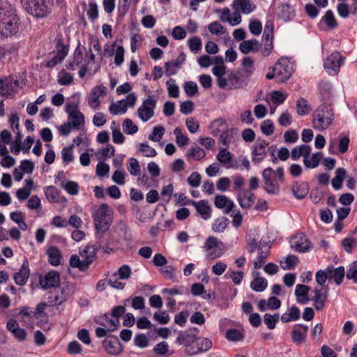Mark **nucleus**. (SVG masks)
Returning a JSON list of instances; mask_svg holds the SVG:
<instances>
[{"label": "nucleus", "instance_id": "1", "mask_svg": "<svg viewBox=\"0 0 357 357\" xmlns=\"http://www.w3.org/2000/svg\"><path fill=\"white\" fill-rule=\"evenodd\" d=\"M19 26L20 19L15 8L6 1H0V33L12 36L18 32Z\"/></svg>", "mask_w": 357, "mask_h": 357}, {"label": "nucleus", "instance_id": "2", "mask_svg": "<svg viewBox=\"0 0 357 357\" xmlns=\"http://www.w3.org/2000/svg\"><path fill=\"white\" fill-rule=\"evenodd\" d=\"M90 52L91 50L90 49ZM95 55L92 52L89 55L85 54L81 50L79 43L75 48L73 56L69 59L66 68L70 70H75L79 68V77L84 78L87 72L91 69V66L94 64Z\"/></svg>", "mask_w": 357, "mask_h": 357}, {"label": "nucleus", "instance_id": "3", "mask_svg": "<svg viewBox=\"0 0 357 357\" xmlns=\"http://www.w3.org/2000/svg\"><path fill=\"white\" fill-rule=\"evenodd\" d=\"M334 120V113L328 104H321L313 113L312 126L315 130L323 131L327 129Z\"/></svg>", "mask_w": 357, "mask_h": 357}, {"label": "nucleus", "instance_id": "4", "mask_svg": "<svg viewBox=\"0 0 357 357\" xmlns=\"http://www.w3.org/2000/svg\"><path fill=\"white\" fill-rule=\"evenodd\" d=\"M94 225L96 229V238L100 241V247L102 246V238L103 234L107 231L110 227L111 219L109 206L107 204H102L98 209L93 215Z\"/></svg>", "mask_w": 357, "mask_h": 357}, {"label": "nucleus", "instance_id": "5", "mask_svg": "<svg viewBox=\"0 0 357 357\" xmlns=\"http://www.w3.org/2000/svg\"><path fill=\"white\" fill-rule=\"evenodd\" d=\"M98 248V247L91 245L85 246V248L79 252L82 260H80L77 255H73L69 260L70 266L73 268H77L81 271L87 270L89 265L96 259V254Z\"/></svg>", "mask_w": 357, "mask_h": 357}, {"label": "nucleus", "instance_id": "6", "mask_svg": "<svg viewBox=\"0 0 357 357\" xmlns=\"http://www.w3.org/2000/svg\"><path fill=\"white\" fill-rule=\"evenodd\" d=\"M75 292V286L72 283H63L47 294L50 306H56L65 303Z\"/></svg>", "mask_w": 357, "mask_h": 357}, {"label": "nucleus", "instance_id": "7", "mask_svg": "<svg viewBox=\"0 0 357 357\" xmlns=\"http://www.w3.org/2000/svg\"><path fill=\"white\" fill-rule=\"evenodd\" d=\"M22 7L32 16L43 18L51 13V4L47 0H20Z\"/></svg>", "mask_w": 357, "mask_h": 357}, {"label": "nucleus", "instance_id": "8", "mask_svg": "<svg viewBox=\"0 0 357 357\" xmlns=\"http://www.w3.org/2000/svg\"><path fill=\"white\" fill-rule=\"evenodd\" d=\"M264 189L269 195H278L280 192V186L277 183L274 170L267 167L262 172Z\"/></svg>", "mask_w": 357, "mask_h": 357}, {"label": "nucleus", "instance_id": "9", "mask_svg": "<svg viewBox=\"0 0 357 357\" xmlns=\"http://www.w3.org/2000/svg\"><path fill=\"white\" fill-rule=\"evenodd\" d=\"M157 99L151 96L144 100L140 107L137 109L139 118L144 122L148 121L154 115V110L156 107Z\"/></svg>", "mask_w": 357, "mask_h": 357}, {"label": "nucleus", "instance_id": "10", "mask_svg": "<svg viewBox=\"0 0 357 357\" xmlns=\"http://www.w3.org/2000/svg\"><path fill=\"white\" fill-rule=\"evenodd\" d=\"M277 75V82L282 83L287 80L293 73L291 65L286 59H280L273 67Z\"/></svg>", "mask_w": 357, "mask_h": 357}, {"label": "nucleus", "instance_id": "11", "mask_svg": "<svg viewBox=\"0 0 357 357\" xmlns=\"http://www.w3.org/2000/svg\"><path fill=\"white\" fill-rule=\"evenodd\" d=\"M115 232L116 234V248L117 249L128 245L132 241L131 234L125 222H120L118 223L116 226Z\"/></svg>", "mask_w": 357, "mask_h": 357}, {"label": "nucleus", "instance_id": "12", "mask_svg": "<svg viewBox=\"0 0 357 357\" xmlns=\"http://www.w3.org/2000/svg\"><path fill=\"white\" fill-rule=\"evenodd\" d=\"M219 245H223V243L217 238L212 236L208 237L204 243V248L208 252L206 255L208 259L213 260L223 254V250L218 246Z\"/></svg>", "mask_w": 357, "mask_h": 357}, {"label": "nucleus", "instance_id": "13", "mask_svg": "<svg viewBox=\"0 0 357 357\" xmlns=\"http://www.w3.org/2000/svg\"><path fill=\"white\" fill-rule=\"evenodd\" d=\"M329 288L328 286H324L320 289L314 288L312 291L314 295L310 300L313 302V306L318 310H322L326 305V301L328 296Z\"/></svg>", "mask_w": 357, "mask_h": 357}, {"label": "nucleus", "instance_id": "14", "mask_svg": "<svg viewBox=\"0 0 357 357\" xmlns=\"http://www.w3.org/2000/svg\"><path fill=\"white\" fill-rule=\"evenodd\" d=\"M3 84L1 87L0 94L7 98H12L17 93L19 88H22L23 84L12 77H6L2 79Z\"/></svg>", "mask_w": 357, "mask_h": 357}, {"label": "nucleus", "instance_id": "15", "mask_svg": "<svg viewBox=\"0 0 357 357\" xmlns=\"http://www.w3.org/2000/svg\"><path fill=\"white\" fill-rule=\"evenodd\" d=\"M268 142L264 139H258L251 153L252 160L255 164L261 162L267 155L266 148Z\"/></svg>", "mask_w": 357, "mask_h": 357}, {"label": "nucleus", "instance_id": "16", "mask_svg": "<svg viewBox=\"0 0 357 357\" xmlns=\"http://www.w3.org/2000/svg\"><path fill=\"white\" fill-rule=\"evenodd\" d=\"M342 56L338 52H333L324 63L325 69L329 74H336L342 65Z\"/></svg>", "mask_w": 357, "mask_h": 357}, {"label": "nucleus", "instance_id": "17", "mask_svg": "<svg viewBox=\"0 0 357 357\" xmlns=\"http://www.w3.org/2000/svg\"><path fill=\"white\" fill-rule=\"evenodd\" d=\"M137 100L135 93L128 94L125 100H121L116 104L113 103V115L123 114L127 111L128 106L134 107Z\"/></svg>", "mask_w": 357, "mask_h": 357}, {"label": "nucleus", "instance_id": "18", "mask_svg": "<svg viewBox=\"0 0 357 357\" xmlns=\"http://www.w3.org/2000/svg\"><path fill=\"white\" fill-rule=\"evenodd\" d=\"M291 246L296 251L305 252L311 248V242L303 234H299L293 237Z\"/></svg>", "mask_w": 357, "mask_h": 357}, {"label": "nucleus", "instance_id": "19", "mask_svg": "<svg viewBox=\"0 0 357 357\" xmlns=\"http://www.w3.org/2000/svg\"><path fill=\"white\" fill-rule=\"evenodd\" d=\"M107 92V88L104 86H96L91 90L89 98L88 104L93 108L96 109L99 107L100 100L99 98L101 96H105Z\"/></svg>", "mask_w": 357, "mask_h": 357}, {"label": "nucleus", "instance_id": "20", "mask_svg": "<svg viewBox=\"0 0 357 357\" xmlns=\"http://www.w3.org/2000/svg\"><path fill=\"white\" fill-rule=\"evenodd\" d=\"M30 270L29 266V261L24 259L20 270L15 273L13 279L17 285H24L29 278Z\"/></svg>", "mask_w": 357, "mask_h": 357}, {"label": "nucleus", "instance_id": "21", "mask_svg": "<svg viewBox=\"0 0 357 357\" xmlns=\"http://www.w3.org/2000/svg\"><path fill=\"white\" fill-rule=\"evenodd\" d=\"M60 282V275L57 271H50L40 278V284L43 289L56 287Z\"/></svg>", "mask_w": 357, "mask_h": 357}, {"label": "nucleus", "instance_id": "22", "mask_svg": "<svg viewBox=\"0 0 357 357\" xmlns=\"http://www.w3.org/2000/svg\"><path fill=\"white\" fill-rule=\"evenodd\" d=\"M239 205L242 208H249L255 202L254 193L248 190H241L236 196Z\"/></svg>", "mask_w": 357, "mask_h": 357}, {"label": "nucleus", "instance_id": "23", "mask_svg": "<svg viewBox=\"0 0 357 357\" xmlns=\"http://www.w3.org/2000/svg\"><path fill=\"white\" fill-rule=\"evenodd\" d=\"M214 204L218 208L223 209L225 214H229L235 207V204L225 195H216L214 199Z\"/></svg>", "mask_w": 357, "mask_h": 357}, {"label": "nucleus", "instance_id": "24", "mask_svg": "<svg viewBox=\"0 0 357 357\" xmlns=\"http://www.w3.org/2000/svg\"><path fill=\"white\" fill-rule=\"evenodd\" d=\"M6 328L17 340L24 341L26 340V332L24 329L20 328L19 324L16 320L10 319L7 322Z\"/></svg>", "mask_w": 357, "mask_h": 357}, {"label": "nucleus", "instance_id": "25", "mask_svg": "<svg viewBox=\"0 0 357 357\" xmlns=\"http://www.w3.org/2000/svg\"><path fill=\"white\" fill-rule=\"evenodd\" d=\"M190 203L195 206L197 212L204 220H208L211 218V208L208 205V201L200 200L199 202H195L194 200H190Z\"/></svg>", "mask_w": 357, "mask_h": 357}, {"label": "nucleus", "instance_id": "26", "mask_svg": "<svg viewBox=\"0 0 357 357\" xmlns=\"http://www.w3.org/2000/svg\"><path fill=\"white\" fill-rule=\"evenodd\" d=\"M328 275V280H333L337 285L342 284L345 275V271L344 266H339L334 268L333 266H329L326 268Z\"/></svg>", "mask_w": 357, "mask_h": 357}, {"label": "nucleus", "instance_id": "27", "mask_svg": "<svg viewBox=\"0 0 357 357\" xmlns=\"http://www.w3.org/2000/svg\"><path fill=\"white\" fill-rule=\"evenodd\" d=\"M308 327L302 324L294 326L291 332L292 340L296 344H301L306 338Z\"/></svg>", "mask_w": 357, "mask_h": 357}, {"label": "nucleus", "instance_id": "28", "mask_svg": "<svg viewBox=\"0 0 357 357\" xmlns=\"http://www.w3.org/2000/svg\"><path fill=\"white\" fill-rule=\"evenodd\" d=\"M310 287L308 286L301 284H297L295 289L296 301L302 305L307 304L310 301L308 295Z\"/></svg>", "mask_w": 357, "mask_h": 357}, {"label": "nucleus", "instance_id": "29", "mask_svg": "<svg viewBox=\"0 0 357 357\" xmlns=\"http://www.w3.org/2000/svg\"><path fill=\"white\" fill-rule=\"evenodd\" d=\"M212 342L211 340L206 337H197L195 345L197 350L190 351V348L188 349V353L190 355H194L199 352L206 351L212 347Z\"/></svg>", "mask_w": 357, "mask_h": 357}, {"label": "nucleus", "instance_id": "30", "mask_svg": "<svg viewBox=\"0 0 357 357\" xmlns=\"http://www.w3.org/2000/svg\"><path fill=\"white\" fill-rule=\"evenodd\" d=\"M261 44L256 39L244 40L239 45V50L243 54H248L250 52H257L259 50Z\"/></svg>", "mask_w": 357, "mask_h": 357}, {"label": "nucleus", "instance_id": "31", "mask_svg": "<svg viewBox=\"0 0 357 357\" xmlns=\"http://www.w3.org/2000/svg\"><path fill=\"white\" fill-rule=\"evenodd\" d=\"M93 48L97 52L98 54L101 59L103 57H111L112 56V45L107 43L104 45V49L102 50L100 42L98 39H95L92 41Z\"/></svg>", "mask_w": 357, "mask_h": 357}, {"label": "nucleus", "instance_id": "32", "mask_svg": "<svg viewBox=\"0 0 357 357\" xmlns=\"http://www.w3.org/2000/svg\"><path fill=\"white\" fill-rule=\"evenodd\" d=\"M232 7L235 10L241 11L243 13H252L255 6H252L250 0H234Z\"/></svg>", "mask_w": 357, "mask_h": 357}, {"label": "nucleus", "instance_id": "33", "mask_svg": "<svg viewBox=\"0 0 357 357\" xmlns=\"http://www.w3.org/2000/svg\"><path fill=\"white\" fill-rule=\"evenodd\" d=\"M294 195L299 199L305 198L309 192V186L306 182L295 183L292 187Z\"/></svg>", "mask_w": 357, "mask_h": 357}, {"label": "nucleus", "instance_id": "34", "mask_svg": "<svg viewBox=\"0 0 357 357\" xmlns=\"http://www.w3.org/2000/svg\"><path fill=\"white\" fill-rule=\"evenodd\" d=\"M48 260L51 265L59 266L61 264V251L56 246H50L47 250Z\"/></svg>", "mask_w": 357, "mask_h": 357}, {"label": "nucleus", "instance_id": "35", "mask_svg": "<svg viewBox=\"0 0 357 357\" xmlns=\"http://www.w3.org/2000/svg\"><path fill=\"white\" fill-rule=\"evenodd\" d=\"M346 176V170L344 168H337L335 171V176L332 179L331 184L335 190H340L342 187V182Z\"/></svg>", "mask_w": 357, "mask_h": 357}, {"label": "nucleus", "instance_id": "36", "mask_svg": "<svg viewBox=\"0 0 357 357\" xmlns=\"http://www.w3.org/2000/svg\"><path fill=\"white\" fill-rule=\"evenodd\" d=\"M197 340V337L194 335L189 334L187 333H184L180 334L176 338V342L179 344H183L186 347L192 346V347L195 345V342Z\"/></svg>", "mask_w": 357, "mask_h": 357}, {"label": "nucleus", "instance_id": "37", "mask_svg": "<svg viewBox=\"0 0 357 357\" xmlns=\"http://www.w3.org/2000/svg\"><path fill=\"white\" fill-rule=\"evenodd\" d=\"M56 59L61 62L68 53L69 48L68 45H65L61 39H58L56 43Z\"/></svg>", "mask_w": 357, "mask_h": 357}, {"label": "nucleus", "instance_id": "38", "mask_svg": "<svg viewBox=\"0 0 357 357\" xmlns=\"http://www.w3.org/2000/svg\"><path fill=\"white\" fill-rule=\"evenodd\" d=\"M225 337L229 341L238 342L242 341L244 339L245 335L242 331L236 328H230L227 331Z\"/></svg>", "mask_w": 357, "mask_h": 357}, {"label": "nucleus", "instance_id": "39", "mask_svg": "<svg viewBox=\"0 0 357 357\" xmlns=\"http://www.w3.org/2000/svg\"><path fill=\"white\" fill-rule=\"evenodd\" d=\"M84 122V116L83 114L78 112L75 114H70L68 116V123L73 128L78 129L79 126Z\"/></svg>", "mask_w": 357, "mask_h": 357}, {"label": "nucleus", "instance_id": "40", "mask_svg": "<svg viewBox=\"0 0 357 357\" xmlns=\"http://www.w3.org/2000/svg\"><path fill=\"white\" fill-rule=\"evenodd\" d=\"M268 285L267 280L264 278H257L254 279L250 283V287L252 290L257 292L263 291Z\"/></svg>", "mask_w": 357, "mask_h": 357}, {"label": "nucleus", "instance_id": "41", "mask_svg": "<svg viewBox=\"0 0 357 357\" xmlns=\"http://www.w3.org/2000/svg\"><path fill=\"white\" fill-rule=\"evenodd\" d=\"M206 155L204 150L199 146H192L188 151L186 156L189 158H194L199 160Z\"/></svg>", "mask_w": 357, "mask_h": 357}, {"label": "nucleus", "instance_id": "42", "mask_svg": "<svg viewBox=\"0 0 357 357\" xmlns=\"http://www.w3.org/2000/svg\"><path fill=\"white\" fill-rule=\"evenodd\" d=\"M297 114L300 116L307 114L310 111V107L307 100L301 98L296 102Z\"/></svg>", "mask_w": 357, "mask_h": 357}, {"label": "nucleus", "instance_id": "43", "mask_svg": "<svg viewBox=\"0 0 357 357\" xmlns=\"http://www.w3.org/2000/svg\"><path fill=\"white\" fill-rule=\"evenodd\" d=\"M268 256V251H264L261 246L258 248V255L255 261H254V267L255 269H259L266 262V259Z\"/></svg>", "mask_w": 357, "mask_h": 357}, {"label": "nucleus", "instance_id": "44", "mask_svg": "<svg viewBox=\"0 0 357 357\" xmlns=\"http://www.w3.org/2000/svg\"><path fill=\"white\" fill-rule=\"evenodd\" d=\"M228 225V219L225 217L217 218L212 225V229L215 232H223Z\"/></svg>", "mask_w": 357, "mask_h": 357}, {"label": "nucleus", "instance_id": "45", "mask_svg": "<svg viewBox=\"0 0 357 357\" xmlns=\"http://www.w3.org/2000/svg\"><path fill=\"white\" fill-rule=\"evenodd\" d=\"M166 84L167 86L168 95L172 98H178L179 96V88L174 79H169Z\"/></svg>", "mask_w": 357, "mask_h": 357}, {"label": "nucleus", "instance_id": "46", "mask_svg": "<svg viewBox=\"0 0 357 357\" xmlns=\"http://www.w3.org/2000/svg\"><path fill=\"white\" fill-rule=\"evenodd\" d=\"M279 320V314H275L272 315L268 313H266L264 316V324L267 326L268 329H273L275 327L277 322Z\"/></svg>", "mask_w": 357, "mask_h": 357}, {"label": "nucleus", "instance_id": "47", "mask_svg": "<svg viewBox=\"0 0 357 357\" xmlns=\"http://www.w3.org/2000/svg\"><path fill=\"white\" fill-rule=\"evenodd\" d=\"M189 48L191 52L197 53L201 50L202 47V40L198 36H194L188 39V40Z\"/></svg>", "mask_w": 357, "mask_h": 357}, {"label": "nucleus", "instance_id": "48", "mask_svg": "<svg viewBox=\"0 0 357 357\" xmlns=\"http://www.w3.org/2000/svg\"><path fill=\"white\" fill-rule=\"evenodd\" d=\"M321 21H324L326 24L331 29L335 28L337 26V22L331 10H328L325 13V15L322 17Z\"/></svg>", "mask_w": 357, "mask_h": 357}, {"label": "nucleus", "instance_id": "49", "mask_svg": "<svg viewBox=\"0 0 357 357\" xmlns=\"http://www.w3.org/2000/svg\"><path fill=\"white\" fill-rule=\"evenodd\" d=\"M131 268L128 265L124 264L121 266L118 271L113 274L114 276H118L119 279L127 280L130 277Z\"/></svg>", "mask_w": 357, "mask_h": 357}, {"label": "nucleus", "instance_id": "50", "mask_svg": "<svg viewBox=\"0 0 357 357\" xmlns=\"http://www.w3.org/2000/svg\"><path fill=\"white\" fill-rule=\"evenodd\" d=\"M174 133L176 136V142L178 146H183L188 144L189 138L182 133L181 129L179 127H176L174 129Z\"/></svg>", "mask_w": 357, "mask_h": 357}, {"label": "nucleus", "instance_id": "51", "mask_svg": "<svg viewBox=\"0 0 357 357\" xmlns=\"http://www.w3.org/2000/svg\"><path fill=\"white\" fill-rule=\"evenodd\" d=\"M122 127L123 130L128 135H133L138 131V127L134 125L132 121L130 119L124 120Z\"/></svg>", "mask_w": 357, "mask_h": 357}, {"label": "nucleus", "instance_id": "52", "mask_svg": "<svg viewBox=\"0 0 357 357\" xmlns=\"http://www.w3.org/2000/svg\"><path fill=\"white\" fill-rule=\"evenodd\" d=\"M128 170L133 176H139L140 174V166L137 159L134 158L129 159Z\"/></svg>", "mask_w": 357, "mask_h": 357}, {"label": "nucleus", "instance_id": "53", "mask_svg": "<svg viewBox=\"0 0 357 357\" xmlns=\"http://www.w3.org/2000/svg\"><path fill=\"white\" fill-rule=\"evenodd\" d=\"M45 194L47 199L51 202H57L59 191L54 186H47L45 188Z\"/></svg>", "mask_w": 357, "mask_h": 357}, {"label": "nucleus", "instance_id": "54", "mask_svg": "<svg viewBox=\"0 0 357 357\" xmlns=\"http://www.w3.org/2000/svg\"><path fill=\"white\" fill-rule=\"evenodd\" d=\"M165 133V128L162 126H155L153 128L152 133L149 136V139L153 142H159Z\"/></svg>", "mask_w": 357, "mask_h": 357}, {"label": "nucleus", "instance_id": "55", "mask_svg": "<svg viewBox=\"0 0 357 357\" xmlns=\"http://www.w3.org/2000/svg\"><path fill=\"white\" fill-rule=\"evenodd\" d=\"M73 80V75L70 73L63 70L59 73L57 82L60 85H68L72 83Z\"/></svg>", "mask_w": 357, "mask_h": 357}, {"label": "nucleus", "instance_id": "56", "mask_svg": "<svg viewBox=\"0 0 357 357\" xmlns=\"http://www.w3.org/2000/svg\"><path fill=\"white\" fill-rule=\"evenodd\" d=\"M184 90L188 96L192 97L197 93L198 86L195 82L189 81L185 84Z\"/></svg>", "mask_w": 357, "mask_h": 357}, {"label": "nucleus", "instance_id": "57", "mask_svg": "<svg viewBox=\"0 0 357 357\" xmlns=\"http://www.w3.org/2000/svg\"><path fill=\"white\" fill-rule=\"evenodd\" d=\"M261 130L266 135H271L274 132V125L271 120L264 121L261 124Z\"/></svg>", "mask_w": 357, "mask_h": 357}, {"label": "nucleus", "instance_id": "58", "mask_svg": "<svg viewBox=\"0 0 357 357\" xmlns=\"http://www.w3.org/2000/svg\"><path fill=\"white\" fill-rule=\"evenodd\" d=\"M109 169L110 168L109 165L100 162L96 166V173L98 176L104 177L108 176Z\"/></svg>", "mask_w": 357, "mask_h": 357}, {"label": "nucleus", "instance_id": "59", "mask_svg": "<svg viewBox=\"0 0 357 357\" xmlns=\"http://www.w3.org/2000/svg\"><path fill=\"white\" fill-rule=\"evenodd\" d=\"M61 185L71 195H77L79 192V185L76 182L68 181L65 185L62 183Z\"/></svg>", "mask_w": 357, "mask_h": 357}, {"label": "nucleus", "instance_id": "60", "mask_svg": "<svg viewBox=\"0 0 357 357\" xmlns=\"http://www.w3.org/2000/svg\"><path fill=\"white\" fill-rule=\"evenodd\" d=\"M346 276L349 280H351L357 284V261L353 262L349 266Z\"/></svg>", "mask_w": 357, "mask_h": 357}, {"label": "nucleus", "instance_id": "61", "mask_svg": "<svg viewBox=\"0 0 357 357\" xmlns=\"http://www.w3.org/2000/svg\"><path fill=\"white\" fill-rule=\"evenodd\" d=\"M249 30L253 35L259 36L262 31V24L259 20H251L249 24Z\"/></svg>", "mask_w": 357, "mask_h": 357}, {"label": "nucleus", "instance_id": "62", "mask_svg": "<svg viewBox=\"0 0 357 357\" xmlns=\"http://www.w3.org/2000/svg\"><path fill=\"white\" fill-rule=\"evenodd\" d=\"M139 151L146 157H154L157 154L156 151L153 148L145 143H141L139 144Z\"/></svg>", "mask_w": 357, "mask_h": 357}, {"label": "nucleus", "instance_id": "63", "mask_svg": "<svg viewBox=\"0 0 357 357\" xmlns=\"http://www.w3.org/2000/svg\"><path fill=\"white\" fill-rule=\"evenodd\" d=\"M287 95L282 93L279 91H274L271 95L272 102L276 105H279L284 102L287 98Z\"/></svg>", "mask_w": 357, "mask_h": 357}, {"label": "nucleus", "instance_id": "64", "mask_svg": "<svg viewBox=\"0 0 357 357\" xmlns=\"http://www.w3.org/2000/svg\"><path fill=\"white\" fill-rule=\"evenodd\" d=\"M231 184V181L228 177H222L218 179L216 183V187L218 190L225 192L229 190Z\"/></svg>", "mask_w": 357, "mask_h": 357}]
</instances>
